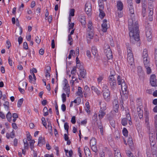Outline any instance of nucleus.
<instances>
[{"mask_svg":"<svg viewBox=\"0 0 157 157\" xmlns=\"http://www.w3.org/2000/svg\"><path fill=\"white\" fill-rule=\"evenodd\" d=\"M128 8L131 17L128 21V26L130 31L129 35L131 41H138L140 40L138 22L134 18V11L132 0H128Z\"/></svg>","mask_w":157,"mask_h":157,"instance_id":"1","label":"nucleus"},{"mask_svg":"<svg viewBox=\"0 0 157 157\" xmlns=\"http://www.w3.org/2000/svg\"><path fill=\"white\" fill-rule=\"evenodd\" d=\"M109 82L111 89L114 91L117 88V84L115 78L113 75L109 77Z\"/></svg>","mask_w":157,"mask_h":157,"instance_id":"2","label":"nucleus"},{"mask_svg":"<svg viewBox=\"0 0 157 157\" xmlns=\"http://www.w3.org/2000/svg\"><path fill=\"white\" fill-rule=\"evenodd\" d=\"M103 95L104 99L107 102H109L110 100V92L106 86H104L103 88Z\"/></svg>","mask_w":157,"mask_h":157,"instance_id":"3","label":"nucleus"},{"mask_svg":"<svg viewBox=\"0 0 157 157\" xmlns=\"http://www.w3.org/2000/svg\"><path fill=\"white\" fill-rule=\"evenodd\" d=\"M97 141L94 138H92L90 141V144L92 150L95 152H97L98 151L97 146Z\"/></svg>","mask_w":157,"mask_h":157,"instance_id":"4","label":"nucleus"},{"mask_svg":"<svg viewBox=\"0 0 157 157\" xmlns=\"http://www.w3.org/2000/svg\"><path fill=\"white\" fill-rule=\"evenodd\" d=\"M131 118L130 117V115L129 114H127L126 116V118L123 119L121 121V124L123 126H125L127 125V122L129 121V124L131 125L132 124V122L131 121Z\"/></svg>","mask_w":157,"mask_h":157,"instance_id":"5","label":"nucleus"},{"mask_svg":"<svg viewBox=\"0 0 157 157\" xmlns=\"http://www.w3.org/2000/svg\"><path fill=\"white\" fill-rule=\"evenodd\" d=\"M150 83L153 86H157V80L156 79V76L155 75H152L151 76Z\"/></svg>","mask_w":157,"mask_h":157,"instance_id":"6","label":"nucleus"},{"mask_svg":"<svg viewBox=\"0 0 157 157\" xmlns=\"http://www.w3.org/2000/svg\"><path fill=\"white\" fill-rule=\"evenodd\" d=\"M146 35L147 40L150 41L152 38L151 30L150 27L146 28Z\"/></svg>","mask_w":157,"mask_h":157,"instance_id":"7","label":"nucleus"},{"mask_svg":"<svg viewBox=\"0 0 157 157\" xmlns=\"http://www.w3.org/2000/svg\"><path fill=\"white\" fill-rule=\"evenodd\" d=\"M85 11L87 14L90 15L91 11V6L90 2H87L86 5L85 7Z\"/></svg>","mask_w":157,"mask_h":157,"instance_id":"8","label":"nucleus"},{"mask_svg":"<svg viewBox=\"0 0 157 157\" xmlns=\"http://www.w3.org/2000/svg\"><path fill=\"white\" fill-rule=\"evenodd\" d=\"M109 45H107V49L105 50V52L106 54V55L107 58L109 59H111L112 58V54L110 49L109 48Z\"/></svg>","mask_w":157,"mask_h":157,"instance_id":"9","label":"nucleus"},{"mask_svg":"<svg viewBox=\"0 0 157 157\" xmlns=\"http://www.w3.org/2000/svg\"><path fill=\"white\" fill-rule=\"evenodd\" d=\"M120 86L121 87V89L122 92V94H121V96H122L123 94L124 95L126 94V95L128 93L127 91V86L126 85L125 82L121 84Z\"/></svg>","mask_w":157,"mask_h":157,"instance_id":"10","label":"nucleus"},{"mask_svg":"<svg viewBox=\"0 0 157 157\" xmlns=\"http://www.w3.org/2000/svg\"><path fill=\"white\" fill-rule=\"evenodd\" d=\"M107 22V20L104 19L103 20V23L101 25L102 31L104 32H106L108 29Z\"/></svg>","mask_w":157,"mask_h":157,"instance_id":"11","label":"nucleus"},{"mask_svg":"<svg viewBox=\"0 0 157 157\" xmlns=\"http://www.w3.org/2000/svg\"><path fill=\"white\" fill-rule=\"evenodd\" d=\"M113 109L115 112L118 111V109L119 108L118 102L117 100L115 99L113 101Z\"/></svg>","mask_w":157,"mask_h":157,"instance_id":"12","label":"nucleus"},{"mask_svg":"<svg viewBox=\"0 0 157 157\" xmlns=\"http://www.w3.org/2000/svg\"><path fill=\"white\" fill-rule=\"evenodd\" d=\"M79 21L82 24V25L84 27H86V22L85 17L83 15L80 16L79 17Z\"/></svg>","mask_w":157,"mask_h":157,"instance_id":"13","label":"nucleus"},{"mask_svg":"<svg viewBox=\"0 0 157 157\" xmlns=\"http://www.w3.org/2000/svg\"><path fill=\"white\" fill-rule=\"evenodd\" d=\"M80 75L83 78H85L86 77V71L83 68H81L80 69Z\"/></svg>","mask_w":157,"mask_h":157,"instance_id":"14","label":"nucleus"},{"mask_svg":"<svg viewBox=\"0 0 157 157\" xmlns=\"http://www.w3.org/2000/svg\"><path fill=\"white\" fill-rule=\"evenodd\" d=\"M150 140L151 149H153V148H157V145L154 139H153L152 138H150Z\"/></svg>","mask_w":157,"mask_h":157,"instance_id":"15","label":"nucleus"},{"mask_svg":"<svg viewBox=\"0 0 157 157\" xmlns=\"http://www.w3.org/2000/svg\"><path fill=\"white\" fill-rule=\"evenodd\" d=\"M45 143L44 138L42 136H40L38 139V145L39 146H41Z\"/></svg>","mask_w":157,"mask_h":157,"instance_id":"16","label":"nucleus"},{"mask_svg":"<svg viewBox=\"0 0 157 157\" xmlns=\"http://www.w3.org/2000/svg\"><path fill=\"white\" fill-rule=\"evenodd\" d=\"M117 8L118 10L121 11L123 9V4L122 2L120 1H118L117 2Z\"/></svg>","mask_w":157,"mask_h":157,"instance_id":"17","label":"nucleus"},{"mask_svg":"<svg viewBox=\"0 0 157 157\" xmlns=\"http://www.w3.org/2000/svg\"><path fill=\"white\" fill-rule=\"evenodd\" d=\"M117 81L118 85H121L124 83L125 82L124 79L120 76H118L117 77Z\"/></svg>","mask_w":157,"mask_h":157,"instance_id":"18","label":"nucleus"},{"mask_svg":"<svg viewBox=\"0 0 157 157\" xmlns=\"http://www.w3.org/2000/svg\"><path fill=\"white\" fill-rule=\"evenodd\" d=\"M70 87H63V89L65 93L66 94L67 96L68 97H69L70 91Z\"/></svg>","mask_w":157,"mask_h":157,"instance_id":"19","label":"nucleus"},{"mask_svg":"<svg viewBox=\"0 0 157 157\" xmlns=\"http://www.w3.org/2000/svg\"><path fill=\"white\" fill-rule=\"evenodd\" d=\"M91 89L92 91V92L94 91V92H95L98 95H99L100 94L101 91L99 90L96 87L94 86H92L91 87Z\"/></svg>","mask_w":157,"mask_h":157,"instance_id":"20","label":"nucleus"},{"mask_svg":"<svg viewBox=\"0 0 157 157\" xmlns=\"http://www.w3.org/2000/svg\"><path fill=\"white\" fill-rule=\"evenodd\" d=\"M101 109L102 110H105L106 109V104L105 102H100Z\"/></svg>","mask_w":157,"mask_h":157,"instance_id":"21","label":"nucleus"},{"mask_svg":"<svg viewBox=\"0 0 157 157\" xmlns=\"http://www.w3.org/2000/svg\"><path fill=\"white\" fill-rule=\"evenodd\" d=\"M127 60L128 63L131 65H132L134 62L133 57H127Z\"/></svg>","mask_w":157,"mask_h":157,"instance_id":"22","label":"nucleus"},{"mask_svg":"<svg viewBox=\"0 0 157 157\" xmlns=\"http://www.w3.org/2000/svg\"><path fill=\"white\" fill-rule=\"evenodd\" d=\"M71 17H69V30L70 31L71 29H74L73 27L74 25V23H71V24L70 22L71 21Z\"/></svg>","mask_w":157,"mask_h":157,"instance_id":"23","label":"nucleus"},{"mask_svg":"<svg viewBox=\"0 0 157 157\" xmlns=\"http://www.w3.org/2000/svg\"><path fill=\"white\" fill-rule=\"evenodd\" d=\"M76 93L77 95L81 97H82L83 96L82 92V88L81 87H78V91Z\"/></svg>","mask_w":157,"mask_h":157,"instance_id":"24","label":"nucleus"},{"mask_svg":"<svg viewBox=\"0 0 157 157\" xmlns=\"http://www.w3.org/2000/svg\"><path fill=\"white\" fill-rule=\"evenodd\" d=\"M75 52L73 50H71L70 51L69 54V55L68 58L69 59H71L72 56L73 57H75Z\"/></svg>","mask_w":157,"mask_h":157,"instance_id":"25","label":"nucleus"},{"mask_svg":"<svg viewBox=\"0 0 157 157\" xmlns=\"http://www.w3.org/2000/svg\"><path fill=\"white\" fill-rule=\"evenodd\" d=\"M92 54L94 56H96L98 55V51L97 48L95 47H93L92 48Z\"/></svg>","mask_w":157,"mask_h":157,"instance_id":"26","label":"nucleus"},{"mask_svg":"<svg viewBox=\"0 0 157 157\" xmlns=\"http://www.w3.org/2000/svg\"><path fill=\"white\" fill-rule=\"evenodd\" d=\"M142 57L143 58H147L148 57V52L147 50L145 49L144 50L142 54Z\"/></svg>","mask_w":157,"mask_h":157,"instance_id":"27","label":"nucleus"},{"mask_svg":"<svg viewBox=\"0 0 157 157\" xmlns=\"http://www.w3.org/2000/svg\"><path fill=\"white\" fill-rule=\"evenodd\" d=\"M84 151L85 155L86 156L87 155L89 156L90 155V151L89 148L87 147L86 146L84 147Z\"/></svg>","mask_w":157,"mask_h":157,"instance_id":"28","label":"nucleus"},{"mask_svg":"<svg viewBox=\"0 0 157 157\" xmlns=\"http://www.w3.org/2000/svg\"><path fill=\"white\" fill-rule=\"evenodd\" d=\"M98 127L100 130V132L101 135H103L104 129L102 124L100 123V124H98Z\"/></svg>","mask_w":157,"mask_h":157,"instance_id":"29","label":"nucleus"},{"mask_svg":"<svg viewBox=\"0 0 157 157\" xmlns=\"http://www.w3.org/2000/svg\"><path fill=\"white\" fill-rule=\"evenodd\" d=\"M157 148H153L151 149L152 154L153 157H157Z\"/></svg>","mask_w":157,"mask_h":157,"instance_id":"30","label":"nucleus"},{"mask_svg":"<svg viewBox=\"0 0 157 157\" xmlns=\"http://www.w3.org/2000/svg\"><path fill=\"white\" fill-rule=\"evenodd\" d=\"M105 113L102 110L99 111L98 116L100 119H101L105 115Z\"/></svg>","mask_w":157,"mask_h":157,"instance_id":"31","label":"nucleus"},{"mask_svg":"<svg viewBox=\"0 0 157 157\" xmlns=\"http://www.w3.org/2000/svg\"><path fill=\"white\" fill-rule=\"evenodd\" d=\"M88 31H91L93 29V26L92 25V22L91 21H89L87 25Z\"/></svg>","mask_w":157,"mask_h":157,"instance_id":"32","label":"nucleus"},{"mask_svg":"<svg viewBox=\"0 0 157 157\" xmlns=\"http://www.w3.org/2000/svg\"><path fill=\"white\" fill-rule=\"evenodd\" d=\"M94 35V34L92 32V31H89V32L88 33L87 36L88 38L92 39Z\"/></svg>","mask_w":157,"mask_h":157,"instance_id":"33","label":"nucleus"},{"mask_svg":"<svg viewBox=\"0 0 157 157\" xmlns=\"http://www.w3.org/2000/svg\"><path fill=\"white\" fill-rule=\"evenodd\" d=\"M126 45L127 46V53H132L131 48L129 47V44L127 43L126 44Z\"/></svg>","mask_w":157,"mask_h":157,"instance_id":"34","label":"nucleus"},{"mask_svg":"<svg viewBox=\"0 0 157 157\" xmlns=\"http://www.w3.org/2000/svg\"><path fill=\"white\" fill-rule=\"evenodd\" d=\"M6 117L7 118L8 121L10 122L11 121L12 115L11 113L9 112L6 116Z\"/></svg>","mask_w":157,"mask_h":157,"instance_id":"35","label":"nucleus"},{"mask_svg":"<svg viewBox=\"0 0 157 157\" xmlns=\"http://www.w3.org/2000/svg\"><path fill=\"white\" fill-rule=\"evenodd\" d=\"M100 13L99 14V17L101 19L103 18L105 16V14L104 12L101 9H99Z\"/></svg>","mask_w":157,"mask_h":157,"instance_id":"36","label":"nucleus"},{"mask_svg":"<svg viewBox=\"0 0 157 157\" xmlns=\"http://www.w3.org/2000/svg\"><path fill=\"white\" fill-rule=\"evenodd\" d=\"M63 87H70L69 84H68V81L66 78H64L63 80Z\"/></svg>","mask_w":157,"mask_h":157,"instance_id":"37","label":"nucleus"},{"mask_svg":"<svg viewBox=\"0 0 157 157\" xmlns=\"http://www.w3.org/2000/svg\"><path fill=\"white\" fill-rule=\"evenodd\" d=\"M23 101V99L22 98L18 100L17 102V106L20 107L22 105Z\"/></svg>","mask_w":157,"mask_h":157,"instance_id":"38","label":"nucleus"},{"mask_svg":"<svg viewBox=\"0 0 157 157\" xmlns=\"http://www.w3.org/2000/svg\"><path fill=\"white\" fill-rule=\"evenodd\" d=\"M3 105L4 106V108L6 109H7V110L9 109V103L8 101H6L4 103Z\"/></svg>","mask_w":157,"mask_h":157,"instance_id":"39","label":"nucleus"},{"mask_svg":"<svg viewBox=\"0 0 157 157\" xmlns=\"http://www.w3.org/2000/svg\"><path fill=\"white\" fill-rule=\"evenodd\" d=\"M66 95L65 93H63L61 95L62 101L63 102H64L66 100Z\"/></svg>","mask_w":157,"mask_h":157,"instance_id":"40","label":"nucleus"},{"mask_svg":"<svg viewBox=\"0 0 157 157\" xmlns=\"http://www.w3.org/2000/svg\"><path fill=\"white\" fill-rule=\"evenodd\" d=\"M85 105V110L87 113H89L90 112V105L89 103L88 102H86Z\"/></svg>","mask_w":157,"mask_h":157,"instance_id":"41","label":"nucleus"},{"mask_svg":"<svg viewBox=\"0 0 157 157\" xmlns=\"http://www.w3.org/2000/svg\"><path fill=\"white\" fill-rule=\"evenodd\" d=\"M27 85V84L25 82H20L19 86H20L21 87H23V88H26Z\"/></svg>","mask_w":157,"mask_h":157,"instance_id":"42","label":"nucleus"},{"mask_svg":"<svg viewBox=\"0 0 157 157\" xmlns=\"http://www.w3.org/2000/svg\"><path fill=\"white\" fill-rule=\"evenodd\" d=\"M73 39L70 35L68 36V43L70 45H71L72 44Z\"/></svg>","mask_w":157,"mask_h":157,"instance_id":"43","label":"nucleus"},{"mask_svg":"<svg viewBox=\"0 0 157 157\" xmlns=\"http://www.w3.org/2000/svg\"><path fill=\"white\" fill-rule=\"evenodd\" d=\"M123 135L125 137H127L128 135V131L125 128H124L122 131Z\"/></svg>","mask_w":157,"mask_h":157,"instance_id":"44","label":"nucleus"},{"mask_svg":"<svg viewBox=\"0 0 157 157\" xmlns=\"http://www.w3.org/2000/svg\"><path fill=\"white\" fill-rule=\"evenodd\" d=\"M128 143L129 146H131L132 144V138L131 137H128Z\"/></svg>","mask_w":157,"mask_h":157,"instance_id":"45","label":"nucleus"},{"mask_svg":"<svg viewBox=\"0 0 157 157\" xmlns=\"http://www.w3.org/2000/svg\"><path fill=\"white\" fill-rule=\"evenodd\" d=\"M77 68L76 67H74L71 71V73L72 75H75L77 71Z\"/></svg>","mask_w":157,"mask_h":157,"instance_id":"46","label":"nucleus"},{"mask_svg":"<svg viewBox=\"0 0 157 157\" xmlns=\"http://www.w3.org/2000/svg\"><path fill=\"white\" fill-rule=\"evenodd\" d=\"M75 10L74 9H71L70 11L69 17L71 16H74Z\"/></svg>","mask_w":157,"mask_h":157,"instance_id":"47","label":"nucleus"},{"mask_svg":"<svg viewBox=\"0 0 157 157\" xmlns=\"http://www.w3.org/2000/svg\"><path fill=\"white\" fill-rule=\"evenodd\" d=\"M69 127L68 124L67 122L65 123L64 124V128L66 130L67 133H68Z\"/></svg>","mask_w":157,"mask_h":157,"instance_id":"48","label":"nucleus"},{"mask_svg":"<svg viewBox=\"0 0 157 157\" xmlns=\"http://www.w3.org/2000/svg\"><path fill=\"white\" fill-rule=\"evenodd\" d=\"M84 94L85 98H87L90 97L91 94L90 91L89 92H84Z\"/></svg>","mask_w":157,"mask_h":157,"instance_id":"49","label":"nucleus"},{"mask_svg":"<svg viewBox=\"0 0 157 157\" xmlns=\"http://www.w3.org/2000/svg\"><path fill=\"white\" fill-rule=\"evenodd\" d=\"M147 70V73L148 74H149L151 73V70L150 67V66H148L147 67H145Z\"/></svg>","mask_w":157,"mask_h":157,"instance_id":"50","label":"nucleus"},{"mask_svg":"<svg viewBox=\"0 0 157 157\" xmlns=\"http://www.w3.org/2000/svg\"><path fill=\"white\" fill-rule=\"evenodd\" d=\"M115 157H121V154L119 151H115Z\"/></svg>","mask_w":157,"mask_h":157,"instance_id":"51","label":"nucleus"},{"mask_svg":"<svg viewBox=\"0 0 157 157\" xmlns=\"http://www.w3.org/2000/svg\"><path fill=\"white\" fill-rule=\"evenodd\" d=\"M138 116L140 119H141L143 117V111H140V112H137Z\"/></svg>","mask_w":157,"mask_h":157,"instance_id":"52","label":"nucleus"},{"mask_svg":"<svg viewBox=\"0 0 157 157\" xmlns=\"http://www.w3.org/2000/svg\"><path fill=\"white\" fill-rule=\"evenodd\" d=\"M149 20L150 21H151L152 20V16L153 14V10H149Z\"/></svg>","mask_w":157,"mask_h":157,"instance_id":"53","label":"nucleus"},{"mask_svg":"<svg viewBox=\"0 0 157 157\" xmlns=\"http://www.w3.org/2000/svg\"><path fill=\"white\" fill-rule=\"evenodd\" d=\"M127 154L128 157H134L133 154L129 151H127Z\"/></svg>","mask_w":157,"mask_h":157,"instance_id":"54","label":"nucleus"},{"mask_svg":"<svg viewBox=\"0 0 157 157\" xmlns=\"http://www.w3.org/2000/svg\"><path fill=\"white\" fill-rule=\"evenodd\" d=\"M41 121L42 122L43 125L46 128L47 124L46 123L45 118L42 117L41 119Z\"/></svg>","mask_w":157,"mask_h":157,"instance_id":"55","label":"nucleus"},{"mask_svg":"<svg viewBox=\"0 0 157 157\" xmlns=\"http://www.w3.org/2000/svg\"><path fill=\"white\" fill-rule=\"evenodd\" d=\"M23 48L25 50L28 49V47L27 43L26 42H24L23 44Z\"/></svg>","mask_w":157,"mask_h":157,"instance_id":"56","label":"nucleus"},{"mask_svg":"<svg viewBox=\"0 0 157 157\" xmlns=\"http://www.w3.org/2000/svg\"><path fill=\"white\" fill-rule=\"evenodd\" d=\"M35 40L36 43L38 44L40 42V39L38 36H36L35 37Z\"/></svg>","mask_w":157,"mask_h":157,"instance_id":"57","label":"nucleus"},{"mask_svg":"<svg viewBox=\"0 0 157 157\" xmlns=\"http://www.w3.org/2000/svg\"><path fill=\"white\" fill-rule=\"evenodd\" d=\"M18 90L20 93L21 94H23L25 93V91L23 88H22L20 86H19Z\"/></svg>","mask_w":157,"mask_h":157,"instance_id":"58","label":"nucleus"},{"mask_svg":"<svg viewBox=\"0 0 157 157\" xmlns=\"http://www.w3.org/2000/svg\"><path fill=\"white\" fill-rule=\"evenodd\" d=\"M103 77L102 76H100L98 77L97 78V81L98 82V83H99L100 82H101V81L103 80Z\"/></svg>","mask_w":157,"mask_h":157,"instance_id":"59","label":"nucleus"},{"mask_svg":"<svg viewBox=\"0 0 157 157\" xmlns=\"http://www.w3.org/2000/svg\"><path fill=\"white\" fill-rule=\"evenodd\" d=\"M149 113L148 112L146 111L144 113V116L145 118H149Z\"/></svg>","mask_w":157,"mask_h":157,"instance_id":"60","label":"nucleus"},{"mask_svg":"<svg viewBox=\"0 0 157 157\" xmlns=\"http://www.w3.org/2000/svg\"><path fill=\"white\" fill-rule=\"evenodd\" d=\"M85 92H89L90 91V89L89 87L87 85L85 86L84 88Z\"/></svg>","mask_w":157,"mask_h":157,"instance_id":"61","label":"nucleus"},{"mask_svg":"<svg viewBox=\"0 0 157 157\" xmlns=\"http://www.w3.org/2000/svg\"><path fill=\"white\" fill-rule=\"evenodd\" d=\"M23 38L21 37L20 36L18 39V41L19 42V44H21L22 42Z\"/></svg>","mask_w":157,"mask_h":157,"instance_id":"62","label":"nucleus"},{"mask_svg":"<svg viewBox=\"0 0 157 157\" xmlns=\"http://www.w3.org/2000/svg\"><path fill=\"white\" fill-rule=\"evenodd\" d=\"M75 53L77 56L78 57L79 55V49L78 48H77L76 49Z\"/></svg>","mask_w":157,"mask_h":157,"instance_id":"63","label":"nucleus"},{"mask_svg":"<svg viewBox=\"0 0 157 157\" xmlns=\"http://www.w3.org/2000/svg\"><path fill=\"white\" fill-rule=\"evenodd\" d=\"M144 63L145 67H147L148 66H150L149 61H144Z\"/></svg>","mask_w":157,"mask_h":157,"instance_id":"64","label":"nucleus"}]
</instances>
